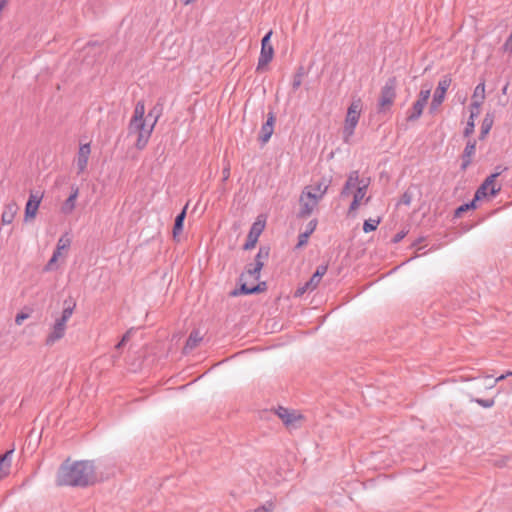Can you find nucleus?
I'll use <instances>...</instances> for the list:
<instances>
[{
	"instance_id": "c9c22d12",
	"label": "nucleus",
	"mask_w": 512,
	"mask_h": 512,
	"mask_svg": "<svg viewBox=\"0 0 512 512\" xmlns=\"http://www.w3.org/2000/svg\"><path fill=\"white\" fill-rule=\"evenodd\" d=\"M309 237L310 236L308 234H306L305 232L300 233L299 236H298V243L296 245V248H301L304 245H306L307 242H308Z\"/></svg>"
},
{
	"instance_id": "6e6552de",
	"label": "nucleus",
	"mask_w": 512,
	"mask_h": 512,
	"mask_svg": "<svg viewBox=\"0 0 512 512\" xmlns=\"http://www.w3.org/2000/svg\"><path fill=\"white\" fill-rule=\"evenodd\" d=\"M452 79L449 75L443 76L434 91L433 98L429 107L430 113H434L445 99V94L451 85Z\"/></svg>"
},
{
	"instance_id": "c03bdc74",
	"label": "nucleus",
	"mask_w": 512,
	"mask_h": 512,
	"mask_svg": "<svg viewBox=\"0 0 512 512\" xmlns=\"http://www.w3.org/2000/svg\"><path fill=\"white\" fill-rule=\"evenodd\" d=\"M132 332H133V328H131L128 331H126V333L121 338L122 343L126 344L130 340Z\"/></svg>"
},
{
	"instance_id": "2f4dec72",
	"label": "nucleus",
	"mask_w": 512,
	"mask_h": 512,
	"mask_svg": "<svg viewBox=\"0 0 512 512\" xmlns=\"http://www.w3.org/2000/svg\"><path fill=\"white\" fill-rule=\"evenodd\" d=\"M269 249L267 247H260L256 257L255 262L263 261L268 258Z\"/></svg>"
},
{
	"instance_id": "3c124183",
	"label": "nucleus",
	"mask_w": 512,
	"mask_h": 512,
	"mask_svg": "<svg viewBox=\"0 0 512 512\" xmlns=\"http://www.w3.org/2000/svg\"><path fill=\"white\" fill-rule=\"evenodd\" d=\"M124 345H125V343H122V340H120V341L118 342V344L115 346V349H116V350H119V349H121Z\"/></svg>"
},
{
	"instance_id": "4d7b16f0",
	"label": "nucleus",
	"mask_w": 512,
	"mask_h": 512,
	"mask_svg": "<svg viewBox=\"0 0 512 512\" xmlns=\"http://www.w3.org/2000/svg\"><path fill=\"white\" fill-rule=\"evenodd\" d=\"M506 90H507V86H505V87L503 88V93H506Z\"/></svg>"
},
{
	"instance_id": "864d4df0",
	"label": "nucleus",
	"mask_w": 512,
	"mask_h": 512,
	"mask_svg": "<svg viewBox=\"0 0 512 512\" xmlns=\"http://www.w3.org/2000/svg\"><path fill=\"white\" fill-rule=\"evenodd\" d=\"M224 175H226V176H225V178H227V177H228V175H229V171H228V170H227V171H224Z\"/></svg>"
},
{
	"instance_id": "1a4fd4ad",
	"label": "nucleus",
	"mask_w": 512,
	"mask_h": 512,
	"mask_svg": "<svg viewBox=\"0 0 512 512\" xmlns=\"http://www.w3.org/2000/svg\"><path fill=\"white\" fill-rule=\"evenodd\" d=\"M272 36V31L270 30L266 35L262 38L261 41V52L258 59L257 71H261L268 63L273 59L274 49L270 43V38Z\"/></svg>"
},
{
	"instance_id": "09e8293b",
	"label": "nucleus",
	"mask_w": 512,
	"mask_h": 512,
	"mask_svg": "<svg viewBox=\"0 0 512 512\" xmlns=\"http://www.w3.org/2000/svg\"><path fill=\"white\" fill-rule=\"evenodd\" d=\"M9 0H0V12H2L5 5L8 3Z\"/></svg>"
},
{
	"instance_id": "58836bf2",
	"label": "nucleus",
	"mask_w": 512,
	"mask_h": 512,
	"mask_svg": "<svg viewBox=\"0 0 512 512\" xmlns=\"http://www.w3.org/2000/svg\"><path fill=\"white\" fill-rule=\"evenodd\" d=\"M318 221L316 219L311 220L306 227L305 233L309 236L315 231Z\"/></svg>"
},
{
	"instance_id": "de8ad7c7",
	"label": "nucleus",
	"mask_w": 512,
	"mask_h": 512,
	"mask_svg": "<svg viewBox=\"0 0 512 512\" xmlns=\"http://www.w3.org/2000/svg\"><path fill=\"white\" fill-rule=\"evenodd\" d=\"M511 375H512V371L507 372L506 374H502L498 378H496L495 382L501 381V380L505 379L507 376H511Z\"/></svg>"
},
{
	"instance_id": "4be33fe9",
	"label": "nucleus",
	"mask_w": 512,
	"mask_h": 512,
	"mask_svg": "<svg viewBox=\"0 0 512 512\" xmlns=\"http://www.w3.org/2000/svg\"><path fill=\"white\" fill-rule=\"evenodd\" d=\"M275 413L285 425H290L297 419V416L293 412H290L288 409L281 406L278 407Z\"/></svg>"
},
{
	"instance_id": "0eeeda50",
	"label": "nucleus",
	"mask_w": 512,
	"mask_h": 512,
	"mask_svg": "<svg viewBox=\"0 0 512 512\" xmlns=\"http://www.w3.org/2000/svg\"><path fill=\"white\" fill-rule=\"evenodd\" d=\"M497 171L490 176H488L484 182L480 185V187L476 190L474 195V201H478L488 195L490 196H496L499 191L501 190V187H496L495 185V179L506 169H501V167L496 168Z\"/></svg>"
},
{
	"instance_id": "412c9836",
	"label": "nucleus",
	"mask_w": 512,
	"mask_h": 512,
	"mask_svg": "<svg viewBox=\"0 0 512 512\" xmlns=\"http://www.w3.org/2000/svg\"><path fill=\"white\" fill-rule=\"evenodd\" d=\"M494 123V116L491 113H487L482 121L481 125V131L479 135V139L483 140L487 136V134L490 132L492 126Z\"/></svg>"
},
{
	"instance_id": "5701e85b",
	"label": "nucleus",
	"mask_w": 512,
	"mask_h": 512,
	"mask_svg": "<svg viewBox=\"0 0 512 512\" xmlns=\"http://www.w3.org/2000/svg\"><path fill=\"white\" fill-rule=\"evenodd\" d=\"M202 341V336L198 331H192L186 341V344L184 346V351L187 353L191 350H193L195 347L199 345V343Z\"/></svg>"
},
{
	"instance_id": "393cba45",
	"label": "nucleus",
	"mask_w": 512,
	"mask_h": 512,
	"mask_svg": "<svg viewBox=\"0 0 512 512\" xmlns=\"http://www.w3.org/2000/svg\"><path fill=\"white\" fill-rule=\"evenodd\" d=\"M71 245V239L67 234L61 236L58 240L57 247L55 251H59V255H61L62 250H67Z\"/></svg>"
},
{
	"instance_id": "aec40b11",
	"label": "nucleus",
	"mask_w": 512,
	"mask_h": 512,
	"mask_svg": "<svg viewBox=\"0 0 512 512\" xmlns=\"http://www.w3.org/2000/svg\"><path fill=\"white\" fill-rule=\"evenodd\" d=\"M14 449L6 451L0 456V479L8 475L11 466V457Z\"/></svg>"
},
{
	"instance_id": "ea45409f",
	"label": "nucleus",
	"mask_w": 512,
	"mask_h": 512,
	"mask_svg": "<svg viewBox=\"0 0 512 512\" xmlns=\"http://www.w3.org/2000/svg\"><path fill=\"white\" fill-rule=\"evenodd\" d=\"M327 269H328V265L327 264L319 265L317 267V269H316L314 274H318V276H320L322 278L326 274Z\"/></svg>"
},
{
	"instance_id": "f257e3e1",
	"label": "nucleus",
	"mask_w": 512,
	"mask_h": 512,
	"mask_svg": "<svg viewBox=\"0 0 512 512\" xmlns=\"http://www.w3.org/2000/svg\"><path fill=\"white\" fill-rule=\"evenodd\" d=\"M96 481V467L89 460L70 462L67 459L61 464L57 474V484L60 486L87 487Z\"/></svg>"
},
{
	"instance_id": "603ef678",
	"label": "nucleus",
	"mask_w": 512,
	"mask_h": 512,
	"mask_svg": "<svg viewBox=\"0 0 512 512\" xmlns=\"http://www.w3.org/2000/svg\"><path fill=\"white\" fill-rule=\"evenodd\" d=\"M193 1H194V0H183V2H184L185 4H189V3L193 2Z\"/></svg>"
},
{
	"instance_id": "7ed1b4c3",
	"label": "nucleus",
	"mask_w": 512,
	"mask_h": 512,
	"mask_svg": "<svg viewBox=\"0 0 512 512\" xmlns=\"http://www.w3.org/2000/svg\"><path fill=\"white\" fill-rule=\"evenodd\" d=\"M144 115V105L138 103L135 107L134 116L130 121L128 128V136L136 137V147L138 149H143L150 137L151 131L153 129L154 124L157 122L159 118V114L155 116L154 123L150 126L146 125Z\"/></svg>"
},
{
	"instance_id": "49530a36",
	"label": "nucleus",
	"mask_w": 512,
	"mask_h": 512,
	"mask_svg": "<svg viewBox=\"0 0 512 512\" xmlns=\"http://www.w3.org/2000/svg\"><path fill=\"white\" fill-rule=\"evenodd\" d=\"M263 265H264L263 261L255 262V264L253 265L254 266V271L255 272H260L262 267H263Z\"/></svg>"
},
{
	"instance_id": "f03ea898",
	"label": "nucleus",
	"mask_w": 512,
	"mask_h": 512,
	"mask_svg": "<svg viewBox=\"0 0 512 512\" xmlns=\"http://www.w3.org/2000/svg\"><path fill=\"white\" fill-rule=\"evenodd\" d=\"M329 188V181L322 179L306 185L299 196V210L296 214L299 219L309 218L318 208Z\"/></svg>"
},
{
	"instance_id": "2eb2a0df",
	"label": "nucleus",
	"mask_w": 512,
	"mask_h": 512,
	"mask_svg": "<svg viewBox=\"0 0 512 512\" xmlns=\"http://www.w3.org/2000/svg\"><path fill=\"white\" fill-rule=\"evenodd\" d=\"M71 190H72L71 194L65 200V202L63 203V205L61 207V212L66 215L72 213V211L74 210L75 202H76V199L79 194V188L77 186L72 185Z\"/></svg>"
},
{
	"instance_id": "c756f323",
	"label": "nucleus",
	"mask_w": 512,
	"mask_h": 512,
	"mask_svg": "<svg viewBox=\"0 0 512 512\" xmlns=\"http://www.w3.org/2000/svg\"><path fill=\"white\" fill-rule=\"evenodd\" d=\"M431 95V87L422 88L418 94V100L425 103L427 105V102Z\"/></svg>"
},
{
	"instance_id": "8fccbe9b",
	"label": "nucleus",
	"mask_w": 512,
	"mask_h": 512,
	"mask_svg": "<svg viewBox=\"0 0 512 512\" xmlns=\"http://www.w3.org/2000/svg\"><path fill=\"white\" fill-rule=\"evenodd\" d=\"M403 201L405 204H410V197L405 193L403 196Z\"/></svg>"
},
{
	"instance_id": "39448f33",
	"label": "nucleus",
	"mask_w": 512,
	"mask_h": 512,
	"mask_svg": "<svg viewBox=\"0 0 512 512\" xmlns=\"http://www.w3.org/2000/svg\"><path fill=\"white\" fill-rule=\"evenodd\" d=\"M362 111L361 99H355L348 107L345 123L343 127V140L348 143L350 138L353 136L355 128L359 122V118Z\"/></svg>"
},
{
	"instance_id": "7c9ffc66",
	"label": "nucleus",
	"mask_w": 512,
	"mask_h": 512,
	"mask_svg": "<svg viewBox=\"0 0 512 512\" xmlns=\"http://www.w3.org/2000/svg\"><path fill=\"white\" fill-rule=\"evenodd\" d=\"M473 98L474 99L479 98L481 100H484V98H485V83L484 82H481L476 86L474 94H473Z\"/></svg>"
},
{
	"instance_id": "4468645a",
	"label": "nucleus",
	"mask_w": 512,
	"mask_h": 512,
	"mask_svg": "<svg viewBox=\"0 0 512 512\" xmlns=\"http://www.w3.org/2000/svg\"><path fill=\"white\" fill-rule=\"evenodd\" d=\"M476 151V141L475 140H469L464 148L463 154H462V164L461 169L466 170L467 167L472 162V157L474 156Z\"/></svg>"
},
{
	"instance_id": "6e6d98bb",
	"label": "nucleus",
	"mask_w": 512,
	"mask_h": 512,
	"mask_svg": "<svg viewBox=\"0 0 512 512\" xmlns=\"http://www.w3.org/2000/svg\"><path fill=\"white\" fill-rule=\"evenodd\" d=\"M237 294H238L237 290H234V291L231 293V295H234V296H235V295H237Z\"/></svg>"
},
{
	"instance_id": "c85d7f7f",
	"label": "nucleus",
	"mask_w": 512,
	"mask_h": 512,
	"mask_svg": "<svg viewBox=\"0 0 512 512\" xmlns=\"http://www.w3.org/2000/svg\"><path fill=\"white\" fill-rule=\"evenodd\" d=\"M74 306H67L63 309V312H62V315L59 319H57L58 321L66 324L67 321L69 320V318L72 316V313H73V310H74Z\"/></svg>"
},
{
	"instance_id": "f3484780",
	"label": "nucleus",
	"mask_w": 512,
	"mask_h": 512,
	"mask_svg": "<svg viewBox=\"0 0 512 512\" xmlns=\"http://www.w3.org/2000/svg\"><path fill=\"white\" fill-rule=\"evenodd\" d=\"M187 206H188V204H186L184 206L182 211L175 218L174 226L172 229V235H173V239L176 241L179 240V236L181 235V233L183 231V225H184V220L186 217Z\"/></svg>"
},
{
	"instance_id": "6ab92c4d",
	"label": "nucleus",
	"mask_w": 512,
	"mask_h": 512,
	"mask_svg": "<svg viewBox=\"0 0 512 512\" xmlns=\"http://www.w3.org/2000/svg\"><path fill=\"white\" fill-rule=\"evenodd\" d=\"M426 104L421 102L420 100H416L414 104L412 105L411 109L407 111V121L414 122L417 121L425 108Z\"/></svg>"
},
{
	"instance_id": "dca6fc26",
	"label": "nucleus",
	"mask_w": 512,
	"mask_h": 512,
	"mask_svg": "<svg viewBox=\"0 0 512 512\" xmlns=\"http://www.w3.org/2000/svg\"><path fill=\"white\" fill-rule=\"evenodd\" d=\"M262 232V226L259 225V223H254L248 233L246 243L244 244L243 248L245 250L252 249L258 240L259 235Z\"/></svg>"
},
{
	"instance_id": "72a5a7b5",
	"label": "nucleus",
	"mask_w": 512,
	"mask_h": 512,
	"mask_svg": "<svg viewBox=\"0 0 512 512\" xmlns=\"http://www.w3.org/2000/svg\"><path fill=\"white\" fill-rule=\"evenodd\" d=\"M259 291H260L259 286L248 287L246 284H242L241 287H240V292L242 294H246V295L254 294V293H257Z\"/></svg>"
},
{
	"instance_id": "9b49d317",
	"label": "nucleus",
	"mask_w": 512,
	"mask_h": 512,
	"mask_svg": "<svg viewBox=\"0 0 512 512\" xmlns=\"http://www.w3.org/2000/svg\"><path fill=\"white\" fill-rule=\"evenodd\" d=\"M276 118L273 112H269L267 114V120L262 125L260 133H259V141L261 144H266L269 139L271 138L273 132H274V124H275Z\"/></svg>"
},
{
	"instance_id": "f704fd0d",
	"label": "nucleus",
	"mask_w": 512,
	"mask_h": 512,
	"mask_svg": "<svg viewBox=\"0 0 512 512\" xmlns=\"http://www.w3.org/2000/svg\"><path fill=\"white\" fill-rule=\"evenodd\" d=\"M59 251H54L51 259L48 261V263L46 264V266L44 267V270L45 271H51L54 269V264L56 263L58 257H59Z\"/></svg>"
},
{
	"instance_id": "f8f14e48",
	"label": "nucleus",
	"mask_w": 512,
	"mask_h": 512,
	"mask_svg": "<svg viewBox=\"0 0 512 512\" xmlns=\"http://www.w3.org/2000/svg\"><path fill=\"white\" fill-rule=\"evenodd\" d=\"M66 330V324L56 320L52 331L47 336L45 343L46 345H53L56 341L63 338Z\"/></svg>"
},
{
	"instance_id": "20e7f679",
	"label": "nucleus",
	"mask_w": 512,
	"mask_h": 512,
	"mask_svg": "<svg viewBox=\"0 0 512 512\" xmlns=\"http://www.w3.org/2000/svg\"><path fill=\"white\" fill-rule=\"evenodd\" d=\"M368 186L369 179H360L359 172L357 170L351 171L348 174L347 180L341 190L340 195L341 197H346L351 193L352 189H356L353 196V201L349 207V213H352L359 208L362 199L367 193Z\"/></svg>"
},
{
	"instance_id": "a211bd4d",
	"label": "nucleus",
	"mask_w": 512,
	"mask_h": 512,
	"mask_svg": "<svg viewBox=\"0 0 512 512\" xmlns=\"http://www.w3.org/2000/svg\"><path fill=\"white\" fill-rule=\"evenodd\" d=\"M18 206L15 202H10L5 205L4 211L1 216L3 225L11 224L17 214Z\"/></svg>"
},
{
	"instance_id": "423d86ee",
	"label": "nucleus",
	"mask_w": 512,
	"mask_h": 512,
	"mask_svg": "<svg viewBox=\"0 0 512 512\" xmlns=\"http://www.w3.org/2000/svg\"><path fill=\"white\" fill-rule=\"evenodd\" d=\"M396 87L397 81L395 77H390L384 84L381 89L379 101H378V111L385 112L388 110L394 103L396 98Z\"/></svg>"
},
{
	"instance_id": "a878e982",
	"label": "nucleus",
	"mask_w": 512,
	"mask_h": 512,
	"mask_svg": "<svg viewBox=\"0 0 512 512\" xmlns=\"http://www.w3.org/2000/svg\"><path fill=\"white\" fill-rule=\"evenodd\" d=\"M303 76H304V70H303V67H300L293 76L292 88L294 91L299 89V87L301 86Z\"/></svg>"
},
{
	"instance_id": "e433bc0d",
	"label": "nucleus",
	"mask_w": 512,
	"mask_h": 512,
	"mask_svg": "<svg viewBox=\"0 0 512 512\" xmlns=\"http://www.w3.org/2000/svg\"><path fill=\"white\" fill-rule=\"evenodd\" d=\"M311 292L312 290L310 289V287L308 286L307 283H305L304 285L302 286H299L296 291H295V294L294 296L295 297H301L303 296L306 292Z\"/></svg>"
},
{
	"instance_id": "b1692460",
	"label": "nucleus",
	"mask_w": 512,
	"mask_h": 512,
	"mask_svg": "<svg viewBox=\"0 0 512 512\" xmlns=\"http://www.w3.org/2000/svg\"><path fill=\"white\" fill-rule=\"evenodd\" d=\"M478 114H479L478 111H473V110L471 111L470 117L467 121L466 127L463 132L465 137H469L474 132V127H475L474 119H475V117L478 116Z\"/></svg>"
},
{
	"instance_id": "ddd939ff",
	"label": "nucleus",
	"mask_w": 512,
	"mask_h": 512,
	"mask_svg": "<svg viewBox=\"0 0 512 512\" xmlns=\"http://www.w3.org/2000/svg\"><path fill=\"white\" fill-rule=\"evenodd\" d=\"M90 153L91 149L89 143L80 146L77 157L78 174L84 172L86 169Z\"/></svg>"
},
{
	"instance_id": "473e14b6",
	"label": "nucleus",
	"mask_w": 512,
	"mask_h": 512,
	"mask_svg": "<svg viewBox=\"0 0 512 512\" xmlns=\"http://www.w3.org/2000/svg\"><path fill=\"white\" fill-rule=\"evenodd\" d=\"M321 279L322 278L320 276H318V274H313L311 276V278L309 279V281H307L306 283L308 284L310 289L313 291V290H315L318 287Z\"/></svg>"
},
{
	"instance_id": "79ce46f5",
	"label": "nucleus",
	"mask_w": 512,
	"mask_h": 512,
	"mask_svg": "<svg viewBox=\"0 0 512 512\" xmlns=\"http://www.w3.org/2000/svg\"><path fill=\"white\" fill-rule=\"evenodd\" d=\"M28 318V314H25V313H19L16 315V318H15V323L17 325H21L22 322Z\"/></svg>"
},
{
	"instance_id": "13d9d810",
	"label": "nucleus",
	"mask_w": 512,
	"mask_h": 512,
	"mask_svg": "<svg viewBox=\"0 0 512 512\" xmlns=\"http://www.w3.org/2000/svg\"><path fill=\"white\" fill-rule=\"evenodd\" d=\"M369 200H370V197H367V198H366V200H365V202H366V203H368V202H369Z\"/></svg>"
},
{
	"instance_id": "9d476101",
	"label": "nucleus",
	"mask_w": 512,
	"mask_h": 512,
	"mask_svg": "<svg viewBox=\"0 0 512 512\" xmlns=\"http://www.w3.org/2000/svg\"><path fill=\"white\" fill-rule=\"evenodd\" d=\"M42 198V193L33 191L30 192L28 201L25 206V220L33 219L36 216Z\"/></svg>"
},
{
	"instance_id": "5fc2aeb1",
	"label": "nucleus",
	"mask_w": 512,
	"mask_h": 512,
	"mask_svg": "<svg viewBox=\"0 0 512 512\" xmlns=\"http://www.w3.org/2000/svg\"><path fill=\"white\" fill-rule=\"evenodd\" d=\"M224 175H226V176H225V178H227V177H228V175H229V171H228V170H227V171H224Z\"/></svg>"
},
{
	"instance_id": "a19ab883",
	"label": "nucleus",
	"mask_w": 512,
	"mask_h": 512,
	"mask_svg": "<svg viewBox=\"0 0 512 512\" xmlns=\"http://www.w3.org/2000/svg\"><path fill=\"white\" fill-rule=\"evenodd\" d=\"M246 272H247V274H249L250 276H252L256 280L259 279L260 272H255L253 265H249V267L247 268Z\"/></svg>"
},
{
	"instance_id": "bb28decb",
	"label": "nucleus",
	"mask_w": 512,
	"mask_h": 512,
	"mask_svg": "<svg viewBox=\"0 0 512 512\" xmlns=\"http://www.w3.org/2000/svg\"><path fill=\"white\" fill-rule=\"evenodd\" d=\"M380 223V219H368L365 220L363 223V231L365 233L372 232L377 229L378 225Z\"/></svg>"
},
{
	"instance_id": "cd10ccee",
	"label": "nucleus",
	"mask_w": 512,
	"mask_h": 512,
	"mask_svg": "<svg viewBox=\"0 0 512 512\" xmlns=\"http://www.w3.org/2000/svg\"><path fill=\"white\" fill-rule=\"evenodd\" d=\"M475 202L474 199L470 202V203H465L461 206H459L456 210H455V216L456 217H460L464 212L468 211L469 209H474L476 208V205H475Z\"/></svg>"
},
{
	"instance_id": "a18cd8bd",
	"label": "nucleus",
	"mask_w": 512,
	"mask_h": 512,
	"mask_svg": "<svg viewBox=\"0 0 512 512\" xmlns=\"http://www.w3.org/2000/svg\"><path fill=\"white\" fill-rule=\"evenodd\" d=\"M404 237H405V232L401 231V232L397 233V234L394 236L393 241H394L395 243H398V242H400Z\"/></svg>"
},
{
	"instance_id": "4c0bfd02",
	"label": "nucleus",
	"mask_w": 512,
	"mask_h": 512,
	"mask_svg": "<svg viewBox=\"0 0 512 512\" xmlns=\"http://www.w3.org/2000/svg\"><path fill=\"white\" fill-rule=\"evenodd\" d=\"M476 403H478L480 406L484 407V408H490L494 405V400L493 399H481V398H478L475 400Z\"/></svg>"
},
{
	"instance_id": "37998d69",
	"label": "nucleus",
	"mask_w": 512,
	"mask_h": 512,
	"mask_svg": "<svg viewBox=\"0 0 512 512\" xmlns=\"http://www.w3.org/2000/svg\"><path fill=\"white\" fill-rule=\"evenodd\" d=\"M482 101L481 99L479 100H474L472 103H471V111H478L479 112V108L482 104Z\"/></svg>"
}]
</instances>
